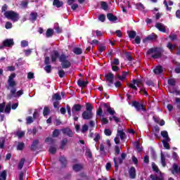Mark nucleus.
Returning a JSON list of instances; mask_svg holds the SVG:
<instances>
[{
	"mask_svg": "<svg viewBox=\"0 0 180 180\" xmlns=\"http://www.w3.org/2000/svg\"><path fill=\"white\" fill-rule=\"evenodd\" d=\"M57 60H59V62L61 63L60 65L63 70H67L71 67V62L68 60V56L65 53H62L60 55V52L57 50H53L51 53V63H57Z\"/></svg>",
	"mask_w": 180,
	"mask_h": 180,
	"instance_id": "f257e3e1",
	"label": "nucleus"
},
{
	"mask_svg": "<svg viewBox=\"0 0 180 180\" xmlns=\"http://www.w3.org/2000/svg\"><path fill=\"white\" fill-rule=\"evenodd\" d=\"M15 78H16V73H11L7 80L8 86L12 88V89L10 91V99L12 98V96H13V98H20V96L23 95V89L19 90L16 92V88H15V86H16L17 84L16 81H15Z\"/></svg>",
	"mask_w": 180,
	"mask_h": 180,
	"instance_id": "f03ea898",
	"label": "nucleus"
},
{
	"mask_svg": "<svg viewBox=\"0 0 180 180\" xmlns=\"http://www.w3.org/2000/svg\"><path fill=\"white\" fill-rule=\"evenodd\" d=\"M146 54L147 56H151L152 58L157 60L162 57V54H164V49L161 47L150 48L147 51Z\"/></svg>",
	"mask_w": 180,
	"mask_h": 180,
	"instance_id": "7ed1b4c3",
	"label": "nucleus"
},
{
	"mask_svg": "<svg viewBox=\"0 0 180 180\" xmlns=\"http://www.w3.org/2000/svg\"><path fill=\"white\" fill-rule=\"evenodd\" d=\"M5 18L6 19H10V20H12L13 22H18L19 19H20V17L19 16V13L15 12L14 11H7L4 13Z\"/></svg>",
	"mask_w": 180,
	"mask_h": 180,
	"instance_id": "20e7f679",
	"label": "nucleus"
},
{
	"mask_svg": "<svg viewBox=\"0 0 180 180\" xmlns=\"http://www.w3.org/2000/svg\"><path fill=\"white\" fill-rule=\"evenodd\" d=\"M127 154L124 153H121L120 158H114V165L115 167V171L119 170V165L123 164V160H126Z\"/></svg>",
	"mask_w": 180,
	"mask_h": 180,
	"instance_id": "39448f33",
	"label": "nucleus"
},
{
	"mask_svg": "<svg viewBox=\"0 0 180 180\" xmlns=\"http://www.w3.org/2000/svg\"><path fill=\"white\" fill-rule=\"evenodd\" d=\"M132 106L135 108L136 112H140V110L146 112V106H144V101H141V102L137 101H132Z\"/></svg>",
	"mask_w": 180,
	"mask_h": 180,
	"instance_id": "423d86ee",
	"label": "nucleus"
},
{
	"mask_svg": "<svg viewBox=\"0 0 180 180\" xmlns=\"http://www.w3.org/2000/svg\"><path fill=\"white\" fill-rule=\"evenodd\" d=\"M51 101L53 102V108L57 109L58 108V105H60V102L58 101H61V96L58 93H56L52 96Z\"/></svg>",
	"mask_w": 180,
	"mask_h": 180,
	"instance_id": "0eeeda50",
	"label": "nucleus"
},
{
	"mask_svg": "<svg viewBox=\"0 0 180 180\" xmlns=\"http://www.w3.org/2000/svg\"><path fill=\"white\" fill-rule=\"evenodd\" d=\"M105 81L108 82V86H112L115 79V75L112 72H108L107 75H105Z\"/></svg>",
	"mask_w": 180,
	"mask_h": 180,
	"instance_id": "6e6552de",
	"label": "nucleus"
},
{
	"mask_svg": "<svg viewBox=\"0 0 180 180\" xmlns=\"http://www.w3.org/2000/svg\"><path fill=\"white\" fill-rule=\"evenodd\" d=\"M101 106L106 109L107 112L110 115H111V116H115V115L116 114V111H115V110H113V108H112L111 106L109 105L108 103H103V104H101Z\"/></svg>",
	"mask_w": 180,
	"mask_h": 180,
	"instance_id": "1a4fd4ad",
	"label": "nucleus"
},
{
	"mask_svg": "<svg viewBox=\"0 0 180 180\" xmlns=\"http://www.w3.org/2000/svg\"><path fill=\"white\" fill-rule=\"evenodd\" d=\"M83 120H91L94 117V112L89 111H84L82 114Z\"/></svg>",
	"mask_w": 180,
	"mask_h": 180,
	"instance_id": "9d476101",
	"label": "nucleus"
},
{
	"mask_svg": "<svg viewBox=\"0 0 180 180\" xmlns=\"http://www.w3.org/2000/svg\"><path fill=\"white\" fill-rule=\"evenodd\" d=\"M63 134L68 136V137H74V132L70 128H63L61 129Z\"/></svg>",
	"mask_w": 180,
	"mask_h": 180,
	"instance_id": "9b49d317",
	"label": "nucleus"
},
{
	"mask_svg": "<svg viewBox=\"0 0 180 180\" xmlns=\"http://www.w3.org/2000/svg\"><path fill=\"white\" fill-rule=\"evenodd\" d=\"M15 44V42H13V39H6L3 41V46L4 47H12Z\"/></svg>",
	"mask_w": 180,
	"mask_h": 180,
	"instance_id": "f8f14e48",
	"label": "nucleus"
},
{
	"mask_svg": "<svg viewBox=\"0 0 180 180\" xmlns=\"http://www.w3.org/2000/svg\"><path fill=\"white\" fill-rule=\"evenodd\" d=\"M157 40L156 34H150L143 39V43H147V41H153Z\"/></svg>",
	"mask_w": 180,
	"mask_h": 180,
	"instance_id": "ddd939ff",
	"label": "nucleus"
},
{
	"mask_svg": "<svg viewBox=\"0 0 180 180\" xmlns=\"http://www.w3.org/2000/svg\"><path fill=\"white\" fill-rule=\"evenodd\" d=\"M82 108H84V105H82L81 104H75L72 108V113L81 112V110H82Z\"/></svg>",
	"mask_w": 180,
	"mask_h": 180,
	"instance_id": "4468645a",
	"label": "nucleus"
},
{
	"mask_svg": "<svg viewBox=\"0 0 180 180\" xmlns=\"http://www.w3.org/2000/svg\"><path fill=\"white\" fill-rule=\"evenodd\" d=\"M153 72L156 75H160L164 72V68L159 65L155 68V69L153 70Z\"/></svg>",
	"mask_w": 180,
	"mask_h": 180,
	"instance_id": "2eb2a0df",
	"label": "nucleus"
},
{
	"mask_svg": "<svg viewBox=\"0 0 180 180\" xmlns=\"http://www.w3.org/2000/svg\"><path fill=\"white\" fill-rule=\"evenodd\" d=\"M155 26V27L158 28V30L160 32H162V33H165V32H167V29L165 28V25H164V24H162L161 22H157Z\"/></svg>",
	"mask_w": 180,
	"mask_h": 180,
	"instance_id": "dca6fc26",
	"label": "nucleus"
},
{
	"mask_svg": "<svg viewBox=\"0 0 180 180\" xmlns=\"http://www.w3.org/2000/svg\"><path fill=\"white\" fill-rule=\"evenodd\" d=\"M129 175L131 179H134L136 178V167H131L129 170Z\"/></svg>",
	"mask_w": 180,
	"mask_h": 180,
	"instance_id": "f3484780",
	"label": "nucleus"
},
{
	"mask_svg": "<svg viewBox=\"0 0 180 180\" xmlns=\"http://www.w3.org/2000/svg\"><path fill=\"white\" fill-rule=\"evenodd\" d=\"M39 147V139H35L32 141V143L30 146L31 151H36Z\"/></svg>",
	"mask_w": 180,
	"mask_h": 180,
	"instance_id": "a211bd4d",
	"label": "nucleus"
},
{
	"mask_svg": "<svg viewBox=\"0 0 180 180\" xmlns=\"http://www.w3.org/2000/svg\"><path fill=\"white\" fill-rule=\"evenodd\" d=\"M59 161L61 163V168H65V167H67L68 161H67V158L65 157L60 156L59 158Z\"/></svg>",
	"mask_w": 180,
	"mask_h": 180,
	"instance_id": "6ab92c4d",
	"label": "nucleus"
},
{
	"mask_svg": "<svg viewBox=\"0 0 180 180\" xmlns=\"http://www.w3.org/2000/svg\"><path fill=\"white\" fill-rule=\"evenodd\" d=\"M107 18L110 22H116L117 20V16L113 15L112 13H109L107 14Z\"/></svg>",
	"mask_w": 180,
	"mask_h": 180,
	"instance_id": "aec40b11",
	"label": "nucleus"
},
{
	"mask_svg": "<svg viewBox=\"0 0 180 180\" xmlns=\"http://www.w3.org/2000/svg\"><path fill=\"white\" fill-rule=\"evenodd\" d=\"M89 84V81H82V79H79L77 81V85L81 86V88H85Z\"/></svg>",
	"mask_w": 180,
	"mask_h": 180,
	"instance_id": "412c9836",
	"label": "nucleus"
},
{
	"mask_svg": "<svg viewBox=\"0 0 180 180\" xmlns=\"http://www.w3.org/2000/svg\"><path fill=\"white\" fill-rule=\"evenodd\" d=\"M84 167L82 165L75 164L72 166V169L75 171V172H79Z\"/></svg>",
	"mask_w": 180,
	"mask_h": 180,
	"instance_id": "4be33fe9",
	"label": "nucleus"
},
{
	"mask_svg": "<svg viewBox=\"0 0 180 180\" xmlns=\"http://www.w3.org/2000/svg\"><path fill=\"white\" fill-rule=\"evenodd\" d=\"M53 6H56V8H61L64 5V3L60 0H53Z\"/></svg>",
	"mask_w": 180,
	"mask_h": 180,
	"instance_id": "5701e85b",
	"label": "nucleus"
},
{
	"mask_svg": "<svg viewBox=\"0 0 180 180\" xmlns=\"http://www.w3.org/2000/svg\"><path fill=\"white\" fill-rule=\"evenodd\" d=\"M68 143V139L64 138L60 142V150H64Z\"/></svg>",
	"mask_w": 180,
	"mask_h": 180,
	"instance_id": "b1692460",
	"label": "nucleus"
},
{
	"mask_svg": "<svg viewBox=\"0 0 180 180\" xmlns=\"http://www.w3.org/2000/svg\"><path fill=\"white\" fill-rule=\"evenodd\" d=\"M128 36L129 39H134L137 37V32H136L134 30L128 31Z\"/></svg>",
	"mask_w": 180,
	"mask_h": 180,
	"instance_id": "393cba45",
	"label": "nucleus"
},
{
	"mask_svg": "<svg viewBox=\"0 0 180 180\" xmlns=\"http://www.w3.org/2000/svg\"><path fill=\"white\" fill-rule=\"evenodd\" d=\"M168 141H169V140L164 139L163 141H162L163 146L165 147V148H166V150H169L171 148V146L169 145V143H168Z\"/></svg>",
	"mask_w": 180,
	"mask_h": 180,
	"instance_id": "a878e982",
	"label": "nucleus"
},
{
	"mask_svg": "<svg viewBox=\"0 0 180 180\" xmlns=\"http://www.w3.org/2000/svg\"><path fill=\"white\" fill-rule=\"evenodd\" d=\"M45 143H49L51 146H53L56 143V139L51 138V137H47L45 139Z\"/></svg>",
	"mask_w": 180,
	"mask_h": 180,
	"instance_id": "bb28decb",
	"label": "nucleus"
},
{
	"mask_svg": "<svg viewBox=\"0 0 180 180\" xmlns=\"http://www.w3.org/2000/svg\"><path fill=\"white\" fill-rule=\"evenodd\" d=\"M53 34H54V30H53L51 28H49L46 32V37H48V38L51 37V36H53Z\"/></svg>",
	"mask_w": 180,
	"mask_h": 180,
	"instance_id": "cd10ccee",
	"label": "nucleus"
},
{
	"mask_svg": "<svg viewBox=\"0 0 180 180\" xmlns=\"http://www.w3.org/2000/svg\"><path fill=\"white\" fill-rule=\"evenodd\" d=\"M167 84L170 85V86H175L176 80H175L174 78H170L167 80Z\"/></svg>",
	"mask_w": 180,
	"mask_h": 180,
	"instance_id": "c85d7f7f",
	"label": "nucleus"
},
{
	"mask_svg": "<svg viewBox=\"0 0 180 180\" xmlns=\"http://www.w3.org/2000/svg\"><path fill=\"white\" fill-rule=\"evenodd\" d=\"M167 47L170 51H174L176 49V44H172L171 42H168Z\"/></svg>",
	"mask_w": 180,
	"mask_h": 180,
	"instance_id": "c756f323",
	"label": "nucleus"
},
{
	"mask_svg": "<svg viewBox=\"0 0 180 180\" xmlns=\"http://www.w3.org/2000/svg\"><path fill=\"white\" fill-rule=\"evenodd\" d=\"M94 110V106L90 103H86V112H92Z\"/></svg>",
	"mask_w": 180,
	"mask_h": 180,
	"instance_id": "7c9ffc66",
	"label": "nucleus"
},
{
	"mask_svg": "<svg viewBox=\"0 0 180 180\" xmlns=\"http://www.w3.org/2000/svg\"><path fill=\"white\" fill-rule=\"evenodd\" d=\"M25 161H26V159L25 158H21V160L18 163V169H22V168H23Z\"/></svg>",
	"mask_w": 180,
	"mask_h": 180,
	"instance_id": "2f4dec72",
	"label": "nucleus"
},
{
	"mask_svg": "<svg viewBox=\"0 0 180 180\" xmlns=\"http://www.w3.org/2000/svg\"><path fill=\"white\" fill-rule=\"evenodd\" d=\"M160 134H161L162 137H163L165 139V140H170L169 136H168V131H162L160 132Z\"/></svg>",
	"mask_w": 180,
	"mask_h": 180,
	"instance_id": "473e14b6",
	"label": "nucleus"
},
{
	"mask_svg": "<svg viewBox=\"0 0 180 180\" xmlns=\"http://www.w3.org/2000/svg\"><path fill=\"white\" fill-rule=\"evenodd\" d=\"M73 53L77 56H79L82 54V49H81L79 47H76L73 49Z\"/></svg>",
	"mask_w": 180,
	"mask_h": 180,
	"instance_id": "72a5a7b5",
	"label": "nucleus"
},
{
	"mask_svg": "<svg viewBox=\"0 0 180 180\" xmlns=\"http://www.w3.org/2000/svg\"><path fill=\"white\" fill-rule=\"evenodd\" d=\"M117 134L120 136L121 140H124V137H126V133H124L123 130H118Z\"/></svg>",
	"mask_w": 180,
	"mask_h": 180,
	"instance_id": "f704fd0d",
	"label": "nucleus"
},
{
	"mask_svg": "<svg viewBox=\"0 0 180 180\" xmlns=\"http://www.w3.org/2000/svg\"><path fill=\"white\" fill-rule=\"evenodd\" d=\"M44 71H46V72L47 74H50L51 73V70H53V68H51V65H46L44 68Z\"/></svg>",
	"mask_w": 180,
	"mask_h": 180,
	"instance_id": "c9c22d12",
	"label": "nucleus"
},
{
	"mask_svg": "<svg viewBox=\"0 0 180 180\" xmlns=\"http://www.w3.org/2000/svg\"><path fill=\"white\" fill-rule=\"evenodd\" d=\"M37 20V13H30V20L34 22Z\"/></svg>",
	"mask_w": 180,
	"mask_h": 180,
	"instance_id": "e433bc0d",
	"label": "nucleus"
},
{
	"mask_svg": "<svg viewBox=\"0 0 180 180\" xmlns=\"http://www.w3.org/2000/svg\"><path fill=\"white\" fill-rule=\"evenodd\" d=\"M125 57L128 61H133L134 58H133V56H131V54H130V52H125Z\"/></svg>",
	"mask_w": 180,
	"mask_h": 180,
	"instance_id": "4c0bfd02",
	"label": "nucleus"
},
{
	"mask_svg": "<svg viewBox=\"0 0 180 180\" xmlns=\"http://www.w3.org/2000/svg\"><path fill=\"white\" fill-rule=\"evenodd\" d=\"M101 9H103V11H108V3L106 1H101Z\"/></svg>",
	"mask_w": 180,
	"mask_h": 180,
	"instance_id": "58836bf2",
	"label": "nucleus"
},
{
	"mask_svg": "<svg viewBox=\"0 0 180 180\" xmlns=\"http://www.w3.org/2000/svg\"><path fill=\"white\" fill-rule=\"evenodd\" d=\"M6 170H4L0 174V180H6Z\"/></svg>",
	"mask_w": 180,
	"mask_h": 180,
	"instance_id": "ea45409f",
	"label": "nucleus"
},
{
	"mask_svg": "<svg viewBox=\"0 0 180 180\" xmlns=\"http://www.w3.org/2000/svg\"><path fill=\"white\" fill-rule=\"evenodd\" d=\"M152 169H153V171H154V172H156L157 174H158V172H160V169L158 168V166H157V165H155V163L152 164Z\"/></svg>",
	"mask_w": 180,
	"mask_h": 180,
	"instance_id": "a19ab883",
	"label": "nucleus"
},
{
	"mask_svg": "<svg viewBox=\"0 0 180 180\" xmlns=\"http://www.w3.org/2000/svg\"><path fill=\"white\" fill-rule=\"evenodd\" d=\"M150 178L152 180H164V179L162 177H160V176H155L154 174H150Z\"/></svg>",
	"mask_w": 180,
	"mask_h": 180,
	"instance_id": "79ce46f5",
	"label": "nucleus"
},
{
	"mask_svg": "<svg viewBox=\"0 0 180 180\" xmlns=\"http://www.w3.org/2000/svg\"><path fill=\"white\" fill-rule=\"evenodd\" d=\"M58 74L60 78H64L65 77V71L64 70H59Z\"/></svg>",
	"mask_w": 180,
	"mask_h": 180,
	"instance_id": "37998d69",
	"label": "nucleus"
},
{
	"mask_svg": "<svg viewBox=\"0 0 180 180\" xmlns=\"http://www.w3.org/2000/svg\"><path fill=\"white\" fill-rule=\"evenodd\" d=\"M25 148V143L20 142L17 146V150H19L20 151H22Z\"/></svg>",
	"mask_w": 180,
	"mask_h": 180,
	"instance_id": "c03bdc74",
	"label": "nucleus"
},
{
	"mask_svg": "<svg viewBox=\"0 0 180 180\" xmlns=\"http://www.w3.org/2000/svg\"><path fill=\"white\" fill-rule=\"evenodd\" d=\"M49 153H51V154H56V153H57V147L50 146Z\"/></svg>",
	"mask_w": 180,
	"mask_h": 180,
	"instance_id": "a18cd8bd",
	"label": "nucleus"
},
{
	"mask_svg": "<svg viewBox=\"0 0 180 180\" xmlns=\"http://www.w3.org/2000/svg\"><path fill=\"white\" fill-rule=\"evenodd\" d=\"M120 64V60L119 58H115L113 61H111V65H119Z\"/></svg>",
	"mask_w": 180,
	"mask_h": 180,
	"instance_id": "49530a36",
	"label": "nucleus"
},
{
	"mask_svg": "<svg viewBox=\"0 0 180 180\" xmlns=\"http://www.w3.org/2000/svg\"><path fill=\"white\" fill-rule=\"evenodd\" d=\"M49 114H50V109L49 108V107H46V106L44 107V112H43L44 116H47Z\"/></svg>",
	"mask_w": 180,
	"mask_h": 180,
	"instance_id": "de8ad7c7",
	"label": "nucleus"
},
{
	"mask_svg": "<svg viewBox=\"0 0 180 180\" xmlns=\"http://www.w3.org/2000/svg\"><path fill=\"white\" fill-rule=\"evenodd\" d=\"M111 70L115 72H117V71L120 70V68H119V66L116 65H111Z\"/></svg>",
	"mask_w": 180,
	"mask_h": 180,
	"instance_id": "09e8293b",
	"label": "nucleus"
},
{
	"mask_svg": "<svg viewBox=\"0 0 180 180\" xmlns=\"http://www.w3.org/2000/svg\"><path fill=\"white\" fill-rule=\"evenodd\" d=\"M60 136V129H54L52 134L53 137H58Z\"/></svg>",
	"mask_w": 180,
	"mask_h": 180,
	"instance_id": "8fccbe9b",
	"label": "nucleus"
},
{
	"mask_svg": "<svg viewBox=\"0 0 180 180\" xmlns=\"http://www.w3.org/2000/svg\"><path fill=\"white\" fill-rule=\"evenodd\" d=\"M134 43H135V44H140V43H141V38H140V36H136L135 37V39H134L133 44H134Z\"/></svg>",
	"mask_w": 180,
	"mask_h": 180,
	"instance_id": "3c124183",
	"label": "nucleus"
},
{
	"mask_svg": "<svg viewBox=\"0 0 180 180\" xmlns=\"http://www.w3.org/2000/svg\"><path fill=\"white\" fill-rule=\"evenodd\" d=\"M132 83L134 84H136L137 86H139V87H140V85H141V84H142L141 80H140V79H134L132 80Z\"/></svg>",
	"mask_w": 180,
	"mask_h": 180,
	"instance_id": "603ef678",
	"label": "nucleus"
},
{
	"mask_svg": "<svg viewBox=\"0 0 180 180\" xmlns=\"http://www.w3.org/2000/svg\"><path fill=\"white\" fill-rule=\"evenodd\" d=\"M155 129V137H157L158 139H160V137L158 136V134H157V133H160V127H158V125L154 127Z\"/></svg>",
	"mask_w": 180,
	"mask_h": 180,
	"instance_id": "864d4df0",
	"label": "nucleus"
},
{
	"mask_svg": "<svg viewBox=\"0 0 180 180\" xmlns=\"http://www.w3.org/2000/svg\"><path fill=\"white\" fill-rule=\"evenodd\" d=\"M0 148H5V139H0Z\"/></svg>",
	"mask_w": 180,
	"mask_h": 180,
	"instance_id": "5fc2aeb1",
	"label": "nucleus"
},
{
	"mask_svg": "<svg viewBox=\"0 0 180 180\" xmlns=\"http://www.w3.org/2000/svg\"><path fill=\"white\" fill-rule=\"evenodd\" d=\"M26 121H27V124H32V123H33L34 122L33 117L31 116H29L26 118Z\"/></svg>",
	"mask_w": 180,
	"mask_h": 180,
	"instance_id": "6e6d98bb",
	"label": "nucleus"
},
{
	"mask_svg": "<svg viewBox=\"0 0 180 180\" xmlns=\"http://www.w3.org/2000/svg\"><path fill=\"white\" fill-rule=\"evenodd\" d=\"M161 162L162 167H166L167 163L165 162V156L163 154H161Z\"/></svg>",
	"mask_w": 180,
	"mask_h": 180,
	"instance_id": "4d7b16f0",
	"label": "nucleus"
},
{
	"mask_svg": "<svg viewBox=\"0 0 180 180\" xmlns=\"http://www.w3.org/2000/svg\"><path fill=\"white\" fill-rule=\"evenodd\" d=\"M27 46H29V41L26 40L21 41V47L25 48L27 47Z\"/></svg>",
	"mask_w": 180,
	"mask_h": 180,
	"instance_id": "13d9d810",
	"label": "nucleus"
},
{
	"mask_svg": "<svg viewBox=\"0 0 180 180\" xmlns=\"http://www.w3.org/2000/svg\"><path fill=\"white\" fill-rule=\"evenodd\" d=\"M136 6L138 9H139V11H143L144 9V5H143L141 3H137Z\"/></svg>",
	"mask_w": 180,
	"mask_h": 180,
	"instance_id": "bf43d9fd",
	"label": "nucleus"
},
{
	"mask_svg": "<svg viewBox=\"0 0 180 180\" xmlns=\"http://www.w3.org/2000/svg\"><path fill=\"white\" fill-rule=\"evenodd\" d=\"M98 20H99L101 22H105V20H106V16H105L104 14H101V15L98 16Z\"/></svg>",
	"mask_w": 180,
	"mask_h": 180,
	"instance_id": "052dcab7",
	"label": "nucleus"
},
{
	"mask_svg": "<svg viewBox=\"0 0 180 180\" xmlns=\"http://www.w3.org/2000/svg\"><path fill=\"white\" fill-rule=\"evenodd\" d=\"M16 136H18V139H22L25 136V131H17Z\"/></svg>",
	"mask_w": 180,
	"mask_h": 180,
	"instance_id": "680f3d73",
	"label": "nucleus"
},
{
	"mask_svg": "<svg viewBox=\"0 0 180 180\" xmlns=\"http://www.w3.org/2000/svg\"><path fill=\"white\" fill-rule=\"evenodd\" d=\"M44 64H45V65H50V57L49 56L45 57Z\"/></svg>",
	"mask_w": 180,
	"mask_h": 180,
	"instance_id": "e2e57ef3",
	"label": "nucleus"
},
{
	"mask_svg": "<svg viewBox=\"0 0 180 180\" xmlns=\"http://www.w3.org/2000/svg\"><path fill=\"white\" fill-rule=\"evenodd\" d=\"M104 134L105 136H112V131L109 129H105L104 130Z\"/></svg>",
	"mask_w": 180,
	"mask_h": 180,
	"instance_id": "0e129e2a",
	"label": "nucleus"
},
{
	"mask_svg": "<svg viewBox=\"0 0 180 180\" xmlns=\"http://www.w3.org/2000/svg\"><path fill=\"white\" fill-rule=\"evenodd\" d=\"M86 131H88V125L84 124L82 127V133H86Z\"/></svg>",
	"mask_w": 180,
	"mask_h": 180,
	"instance_id": "69168bd1",
	"label": "nucleus"
},
{
	"mask_svg": "<svg viewBox=\"0 0 180 180\" xmlns=\"http://www.w3.org/2000/svg\"><path fill=\"white\" fill-rule=\"evenodd\" d=\"M6 29H12V22L7 21L5 25Z\"/></svg>",
	"mask_w": 180,
	"mask_h": 180,
	"instance_id": "338daca9",
	"label": "nucleus"
},
{
	"mask_svg": "<svg viewBox=\"0 0 180 180\" xmlns=\"http://www.w3.org/2000/svg\"><path fill=\"white\" fill-rule=\"evenodd\" d=\"M5 113H11V105H7L4 110Z\"/></svg>",
	"mask_w": 180,
	"mask_h": 180,
	"instance_id": "774afa93",
	"label": "nucleus"
}]
</instances>
